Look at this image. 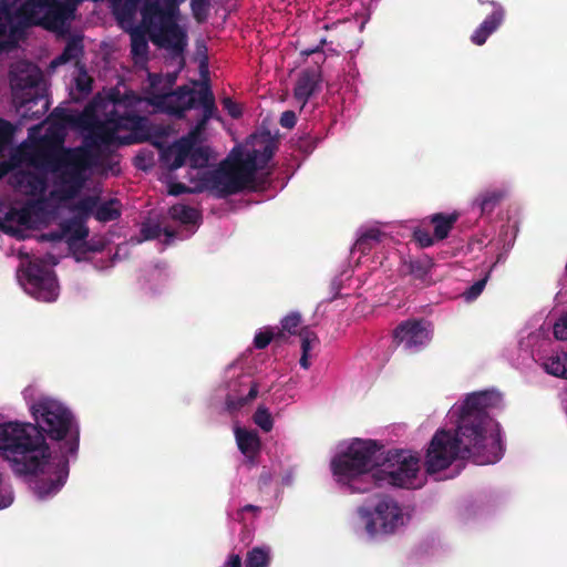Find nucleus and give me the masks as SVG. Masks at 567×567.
<instances>
[{
    "label": "nucleus",
    "mask_w": 567,
    "mask_h": 567,
    "mask_svg": "<svg viewBox=\"0 0 567 567\" xmlns=\"http://www.w3.org/2000/svg\"><path fill=\"white\" fill-rule=\"evenodd\" d=\"M517 229L514 226L511 225H503L499 229L497 238L489 240L487 244L484 239H477L471 244L472 249L475 248L481 249L482 247L489 246L491 249L496 254L495 260L491 264L488 271L485 274V276L477 281H475L473 285H471L463 293L462 298L466 302H472L477 299V297L483 292L487 280L489 278V274L492 269L498 265L503 264L509 251L512 250L515 239H516Z\"/></svg>",
    "instance_id": "obj_15"
},
{
    "label": "nucleus",
    "mask_w": 567,
    "mask_h": 567,
    "mask_svg": "<svg viewBox=\"0 0 567 567\" xmlns=\"http://www.w3.org/2000/svg\"><path fill=\"white\" fill-rule=\"evenodd\" d=\"M553 333L557 340H567V310L553 326Z\"/></svg>",
    "instance_id": "obj_41"
},
{
    "label": "nucleus",
    "mask_w": 567,
    "mask_h": 567,
    "mask_svg": "<svg viewBox=\"0 0 567 567\" xmlns=\"http://www.w3.org/2000/svg\"><path fill=\"white\" fill-rule=\"evenodd\" d=\"M281 484L285 486H289L292 484V473L291 472H288L282 476Z\"/></svg>",
    "instance_id": "obj_52"
},
{
    "label": "nucleus",
    "mask_w": 567,
    "mask_h": 567,
    "mask_svg": "<svg viewBox=\"0 0 567 567\" xmlns=\"http://www.w3.org/2000/svg\"><path fill=\"white\" fill-rule=\"evenodd\" d=\"M148 80H150V84L153 89H155L159 82H161V76L157 75V74H153V73H150L148 74Z\"/></svg>",
    "instance_id": "obj_50"
},
{
    "label": "nucleus",
    "mask_w": 567,
    "mask_h": 567,
    "mask_svg": "<svg viewBox=\"0 0 567 567\" xmlns=\"http://www.w3.org/2000/svg\"><path fill=\"white\" fill-rule=\"evenodd\" d=\"M1 9H2L3 11H6V12H8V11H9V4H8L4 0H3V1H1Z\"/></svg>",
    "instance_id": "obj_55"
},
{
    "label": "nucleus",
    "mask_w": 567,
    "mask_h": 567,
    "mask_svg": "<svg viewBox=\"0 0 567 567\" xmlns=\"http://www.w3.org/2000/svg\"><path fill=\"white\" fill-rule=\"evenodd\" d=\"M297 384H298L297 379H296V378H293V377H291V378L287 381L286 386H287V389H293V388H296V386H297Z\"/></svg>",
    "instance_id": "obj_54"
},
{
    "label": "nucleus",
    "mask_w": 567,
    "mask_h": 567,
    "mask_svg": "<svg viewBox=\"0 0 567 567\" xmlns=\"http://www.w3.org/2000/svg\"><path fill=\"white\" fill-rule=\"evenodd\" d=\"M167 279L168 275L165 267L156 265L142 270L138 284L146 295H156L164 289Z\"/></svg>",
    "instance_id": "obj_26"
},
{
    "label": "nucleus",
    "mask_w": 567,
    "mask_h": 567,
    "mask_svg": "<svg viewBox=\"0 0 567 567\" xmlns=\"http://www.w3.org/2000/svg\"><path fill=\"white\" fill-rule=\"evenodd\" d=\"M274 478V474L270 470H267L264 467L262 472L260 473L258 485L262 489L264 487H267Z\"/></svg>",
    "instance_id": "obj_47"
},
{
    "label": "nucleus",
    "mask_w": 567,
    "mask_h": 567,
    "mask_svg": "<svg viewBox=\"0 0 567 567\" xmlns=\"http://www.w3.org/2000/svg\"><path fill=\"white\" fill-rule=\"evenodd\" d=\"M144 100L134 92H127L120 99H113L105 105L104 118L81 116L80 121L86 131L83 146L62 148V158L56 176L63 186L65 197L73 198L83 188L96 158L90 148H107L110 146L130 145L134 138L121 136L123 130L144 127L146 117L138 114Z\"/></svg>",
    "instance_id": "obj_4"
},
{
    "label": "nucleus",
    "mask_w": 567,
    "mask_h": 567,
    "mask_svg": "<svg viewBox=\"0 0 567 567\" xmlns=\"http://www.w3.org/2000/svg\"><path fill=\"white\" fill-rule=\"evenodd\" d=\"M190 7L196 19H200L206 12L207 2L206 0H192Z\"/></svg>",
    "instance_id": "obj_45"
},
{
    "label": "nucleus",
    "mask_w": 567,
    "mask_h": 567,
    "mask_svg": "<svg viewBox=\"0 0 567 567\" xmlns=\"http://www.w3.org/2000/svg\"><path fill=\"white\" fill-rule=\"evenodd\" d=\"M296 400V395L292 393V394H289L288 395V402H286L287 404H289L290 402H293Z\"/></svg>",
    "instance_id": "obj_56"
},
{
    "label": "nucleus",
    "mask_w": 567,
    "mask_h": 567,
    "mask_svg": "<svg viewBox=\"0 0 567 567\" xmlns=\"http://www.w3.org/2000/svg\"><path fill=\"white\" fill-rule=\"evenodd\" d=\"M477 514V507L473 504L464 506L460 512V518L463 523L470 522Z\"/></svg>",
    "instance_id": "obj_46"
},
{
    "label": "nucleus",
    "mask_w": 567,
    "mask_h": 567,
    "mask_svg": "<svg viewBox=\"0 0 567 567\" xmlns=\"http://www.w3.org/2000/svg\"><path fill=\"white\" fill-rule=\"evenodd\" d=\"M64 205H58L43 195L29 200L21 208L9 207L0 199V226L4 227L7 223H16L24 228L38 229L42 226L54 223Z\"/></svg>",
    "instance_id": "obj_11"
},
{
    "label": "nucleus",
    "mask_w": 567,
    "mask_h": 567,
    "mask_svg": "<svg viewBox=\"0 0 567 567\" xmlns=\"http://www.w3.org/2000/svg\"><path fill=\"white\" fill-rule=\"evenodd\" d=\"M10 185L27 196H41L48 189V176L43 173L21 169H11L9 173Z\"/></svg>",
    "instance_id": "obj_18"
},
{
    "label": "nucleus",
    "mask_w": 567,
    "mask_h": 567,
    "mask_svg": "<svg viewBox=\"0 0 567 567\" xmlns=\"http://www.w3.org/2000/svg\"><path fill=\"white\" fill-rule=\"evenodd\" d=\"M27 142H23L20 147L12 151L7 161L0 162V179L7 175L11 169L18 168L27 164L35 169L38 173H52L56 175L59 164L62 158V150L54 148H37L25 150Z\"/></svg>",
    "instance_id": "obj_13"
},
{
    "label": "nucleus",
    "mask_w": 567,
    "mask_h": 567,
    "mask_svg": "<svg viewBox=\"0 0 567 567\" xmlns=\"http://www.w3.org/2000/svg\"><path fill=\"white\" fill-rule=\"evenodd\" d=\"M13 126L10 122L0 118V148H2L12 137Z\"/></svg>",
    "instance_id": "obj_42"
},
{
    "label": "nucleus",
    "mask_w": 567,
    "mask_h": 567,
    "mask_svg": "<svg viewBox=\"0 0 567 567\" xmlns=\"http://www.w3.org/2000/svg\"><path fill=\"white\" fill-rule=\"evenodd\" d=\"M220 567H243L241 558L238 554H231Z\"/></svg>",
    "instance_id": "obj_48"
},
{
    "label": "nucleus",
    "mask_w": 567,
    "mask_h": 567,
    "mask_svg": "<svg viewBox=\"0 0 567 567\" xmlns=\"http://www.w3.org/2000/svg\"><path fill=\"white\" fill-rule=\"evenodd\" d=\"M83 54V39L80 35H73L68 41L62 53L56 56L52 64L61 65L73 60H78Z\"/></svg>",
    "instance_id": "obj_31"
},
{
    "label": "nucleus",
    "mask_w": 567,
    "mask_h": 567,
    "mask_svg": "<svg viewBox=\"0 0 567 567\" xmlns=\"http://www.w3.org/2000/svg\"><path fill=\"white\" fill-rule=\"evenodd\" d=\"M20 257L25 259L18 270V279L24 291L39 301H55L60 287L51 268L59 264V259L50 252L42 258L31 259L28 254L21 251Z\"/></svg>",
    "instance_id": "obj_9"
},
{
    "label": "nucleus",
    "mask_w": 567,
    "mask_h": 567,
    "mask_svg": "<svg viewBox=\"0 0 567 567\" xmlns=\"http://www.w3.org/2000/svg\"><path fill=\"white\" fill-rule=\"evenodd\" d=\"M413 239L422 248L431 247L436 241L434 235H431L429 230L420 227L414 229Z\"/></svg>",
    "instance_id": "obj_40"
},
{
    "label": "nucleus",
    "mask_w": 567,
    "mask_h": 567,
    "mask_svg": "<svg viewBox=\"0 0 567 567\" xmlns=\"http://www.w3.org/2000/svg\"><path fill=\"white\" fill-rule=\"evenodd\" d=\"M319 74L315 70H306L300 73L293 89V97L302 110L309 99L319 87Z\"/></svg>",
    "instance_id": "obj_27"
},
{
    "label": "nucleus",
    "mask_w": 567,
    "mask_h": 567,
    "mask_svg": "<svg viewBox=\"0 0 567 567\" xmlns=\"http://www.w3.org/2000/svg\"><path fill=\"white\" fill-rule=\"evenodd\" d=\"M316 50L307 51V54L315 53Z\"/></svg>",
    "instance_id": "obj_61"
},
{
    "label": "nucleus",
    "mask_w": 567,
    "mask_h": 567,
    "mask_svg": "<svg viewBox=\"0 0 567 567\" xmlns=\"http://www.w3.org/2000/svg\"><path fill=\"white\" fill-rule=\"evenodd\" d=\"M169 216L185 227L183 230L175 231L176 239L190 237L196 231L200 219L198 210L185 204L172 206Z\"/></svg>",
    "instance_id": "obj_24"
},
{
    "label": "nucleus",
    "mask_w": 567,
    "mask_h": 567,
    "mask_svg": "<svg viewBox=\"0 0 567 567\" xmlns=\"http://www.w3.org/2000/svg\"><path fill=\"white\" fill-rule=\"evenodd\" d=\"M141 234L145 240L161 239L164 236L165 244L175 240V231L162 228L157 223L146 221L141 227Z\"/></svg>",
    "instance_id": "obj_34"
},
{
    "label": "nucleus",
    "mask_w": 567,
    "mask_h": 567,
    "mask_svg": "<svg viewBox=\"0 0 567 567\" xmlns=\"http://www.w3.org/2000/svg\"><path fill=\"white\" fill-rule=\"evenodd\" d=\"M12 47V42L7 39H0V53L9 50Z\"/></svg>",
    "instance_id": "obj_51"
},
{
    "label": "nucleus",
    "mask_w": 567,
    "mask_h": 567,
    "mask_svg": "<svg viewBox=\"0 0 567 567\" xmlns=\"http://www.w3.org/2000/svg\"><path fill=\"white\" fill-rule=\"evenodd\" d=\"M279 123L285 128H292L297 123V115L293 111H285L279 120Z\"/></svg>",
    "instance_id": "obj_43"
},
{
    "label": "nucleus",
    "mask_w": 567,
    "mask_h": 567,
    "mask_svg": "<svg viewBox=\"0 0 567 567\" xmlns=\"http://www.w3.org/2000/svg\"><path fill=\"white\" fill-rule=\"evenodd\" d=\"M386 234L378 226H362L357 231V238L350 250V259L357 265L363 264L362 258L375 249Z\"/></svg>",
    "instance_id": "obj_20"
},
{
    "label": "nucleus",
    "mask_w": 567,
    "mask_h": 567,
    "mask_svg": "<svg viewBox=\"0 0 567 567\" xmlns=\"http://www.w3.org/2000/svg\"><path fill=\"white\" fill-rule=\"evenodd\" d=\"M467 460L452 434V430L439 429L431 439L424 461V467L429 475H435L436 480L450 478L454 475H442L456 461Z\"/></svg>",
    "instance_id": "obj_12"
},
{
    "label": "nucleus",
    "mask_w": 567,
    "mask_h": 567,
    "mask_svg": "<svg viewBox=\"0 0 567 567\" xmlns=\"http://www.w3.org/2000/svg\"><path fill=\"white\" fill-rule=\"evenodd\" d=\"M141 0H113L112 11L118 21L124 27L125 24H132L134 17L137 11V4Z\"/></svg>",
    "instance_id": "obj_30"
},
{
    "label": "nucleus",
    "mask_w": 567,
    "mask_h": 567,
    "mask_svg": "<svg viewBox=\"0 0 567 567\" xmlns=\"http://www.w3.org/2000/svg\"><path fill=\"white\" fill-rule=\"evenodd\" d=\"M271 374H272V377H274L275 379H277L278 374H277V372H276L275 370H272V371H271Z\"/></svg>",
    "instance_id": "obj_59"
},
{
    "label": "nucleus",
    "mask_w": 567,
    "mask_h": 567,
    "mask_svg": "<svg viewBox=\"0 0 567 567\" xmlns=\"http://www.w3.org/2000/svg\"><path fill=\"white\" fill-rule=\"evenodd\" d=\"M237 446L247 462L255 464L256 457L260 453V439L256 431L235 426L234 429Z\"/></svg>",
    "instance_id": "obj_25"
},
{
    "label": "nucleus",
    "mask_w": 567,
    "mask_h": 567,
    "mask_svg": "<svg viewBox=\"0 0 567 567\" xmlns=\"http://www.w3.org/2000/svg\"><path fill=\"white\" fill-rule=\"evenodd\" d=\"M502 408L503 394L492 388L465 394L447 412L453 436L474 464H496L505 454L501 424L491 416L493 410Z\"/></svg>",
    "instance_id": "obj_5"
},
{
    "label": "nucleus",
    "mask_w": 567,
    "mask_h": 567,
    "mask_svg": "<svg viewBox=\"0 0 567 567\" xmlns=\"http://www.w3.org/2000/svg\"><path fill=\"white\" fill-rule=\"evenodd\" d=\"M301 324V315L298 311H291L286 315L280 320V329L282 332H287L289 334H298L300 331L299 327Z\"/></svg>",
    "instance_id": "obj_38"
},
{
    "label": "nucleus",
    "mask_w": 567,
    "mask_h": 567,
    "mask_svg": "<svg viewBox=\"0 0 567 567\" xmlns=\"http://www.w3.org/2000/svg\"><path fill=\"white\" fill-rule=\"evenodd\" d=\"M62 215L54 221L58 225L55 230L43 233L39 236L41 241H65L73 246L89 236L86 215L79 209V200L72 205H64Z\"/></svg>",
    "instance_id": "obj_14"
},
{
    "label": "nucleus",
    "mask_w": 567,
    "mask_h": 567,
    "mask_svg": "<svg viewBox=\"0 0 567 567\" xmlns=\"http://www.w3.org/2000/svg\"><path fill=\"white\" fill-rule=\"evenodd\" d=\"M410 522L406 509L394 497L375 495L357 507L355 533L368 542H382L402 530Z\"/></svg>",
    "instance_id": "obj_6"
},
{
    "label": "nucleus",
    "mask_w": 567,
    "mask_h": 567,
    "mask_svg": "<svg viewBox=\"0 0 567 567\" xmlns=\"http://www.w3.org/2000/svg\"><path fill=\"white\" fill-rule=\"evenodd\" d=\"M550 327L524 328L518 333L517 354L509 358L515 368H528L538 363L544 371L556 378L567 379V351H555L549 337Z\"/></svg>",
    "instance_id": "obj_7"
},
{
    "label": "nucleus",
    "mask_w": 567,
    "mask_h": 567,
    "mask_svg": "<svg viewBox=\"0 0 567 567\" xmlns=\"http://www.w3.org/2000/svg\"><path fill=\"white\" fill-rule=\"evenodd\" d=\"M34 130H35V127H31V128L29 130V137H31V135H32V133H33V131H34Z\"/></svg>",
    "instance_id": "obj_58"
},
{
    "label": "nucleus",
    "mask_w": 567,
    "mask_h": 567,
    "mask_svg": "<svg viewBox=\"0 0 567 567\" xmlns=\"http://www.w3.org/2000/svg\"><path fill=\"white\" fill-rule=\"evenodd\" d=\"M507 195L508 188L505 185H489L473 197L471 208L478 212L481 217L489 218Z\"/></svg>",
    "instance_id": "obj_21"
},
{
    "label": "nucleus",
    "mask_w": 567,
    "mask_h": 567,
    "mask_svg": "<svg viewBox=\"0 0 567 567\" xmlns=\"http://www.w3.org/2000/svg\"><path fill=\"white\" fill-rule=\"evenodd\" d=\"M432 324L423 319H409L401 322L393 331V341L396 347L408 353L423 350L431 341Z\"/></svg>",
    "instance_id": "obj_16"
},
{
    "label": "nucleus",
    "mask_w": 567,
    "mask_h": 567,
    "mask_svg": "<svg viewBox=\"0 0 567 567\" xmlns=\"http://www.w3.org/2000/svg\"><path fill=\"white\" fill-rule=\"evenodd\" d=\"M243 512H252L254 514H257L260 512V507L256 505H246L241 508Z\"/></svg>",
    "instance_id": "obj_53"
},
{
    "label": "nucleus",
    "mask_w": 567,
    "mask_h": 567,
    "mask_svg": "<svg viewBox=\"0 0 567 567\" xmlns=\"http://www.w3.org/2000/svg\"><path fill=\"white\" fill-rule=\"evenodd\" d=\"M9 30V18L0 16V39H4Z\"/></svg>",
    "instance_id": "obj_49"
},
{
    "label": "nucleus",
    "mask_w": 567,
    "mask_h": 567,
    "mask_svg": "<svg viewBox=\"0 0 567 567\" xmlns=\"http://www.w3.org/2000/svg\"><path fill=\"white\" fill-rule=\"evenodd\" d=\"M277 334H279V328L277 327L261 328L256 331L252 344L256 349H265Z\"/></svg>",
    "instance_id": "obj_37"
},
{
    "label": "nucleus",
    "mask_w": 567,
    "mask_h": 567,
    "mask_svg": "<svg viewBox=\"0 0 567 567\" xmlns=\"http://www.w3.org/2000/svg\"><path fill=\"white\" fill-rule=\"evenodd\" d=\"M271 389L272 382L268 383L259 375L246 373L241 362L236 361L225 369L218 391L224 393L226 410L235 413L254 401L259 391L268 392Z\"/></svg>",
    "instance_id": "obj_10"
},
{
    "label": "nucleus",
    "mask_w": 567,
    "mask_h": 567,
    "mask_svg": "<svg viewBox=\"0 0 567 567\" xmlns=\"http://www.w3.org/2000/svg\"><path fill=\"white\" fill-rule=\"evenodd\" d=\"M458 217L460 215L456 212L450 214L436 213L431 215L429 219L434 227V238L436 240H443L447 238Z\"/></svg>",
    "instance_id": "obj_29"
},
{
    "label": "nucleus",
    "mask_w": 567,
    "mask_h": 567,
    "mask_svg": "<svg viewBox=\"0 0 567 567\" xmlns=\"http://www.w3.org/2000/svg\"><path fill=\"white\" fill-rule=\"evenodd\" d=\"M146 101L165 114L183 118L186 111L196 107V91L184 85L173 92L152 94Z\"/></svg>",
    "instance_id": "obj_17"
},
{
    "label": "nucleus",
    "mask_w": 567,
    "mask_h": 567,
    "mask_svg": "<svg viewBox=\"0 0 567 567\" xmlns=\"http://www.w3.org/2000/svg\"><path fill=\"white\" fill-rule=\"evenodd\" d=\"M148 50V43L145 34L137 28L131 32V53L134 58H145Z\"/></svg>",
    "instance_id": "obj_35"
},
{
    "label": "nucleus",
    "mask_w": 567,
    "mask_h": 567,
    "mask_svg": "<svg viewBox=\"0 0 567 567\" xmlns=\"http://www.w3.org/2000/svg\"><path fill=\"white\" fill-rule=\"evenodd\" d=\"M381 444L374 440L353 439L336 447L330 471L338 487L348 494H363L373 487L421 488L426 471L417 452L393 449L380 460Z\"/></svg>",
    "instance_id": "obj_3"
},
{
    "label": "nucleus",
    "mask_w": 567,
    "mask_h": 567,
    "mask_svg": "<svg viewBox=\"0 0 567 567\" xmlns=\"http://www.w3.org/2000/svg\"><path fill=\"white\" fill-rule=\"evenodd\" d=\"M275 400L280 401V402L284 401L282 399H279L276 394H275Z\"/></svg>",
    "instance_id": "obj_60"
},
{
    "label": "nucleus",
    "mask_w": 567,
    "mask_h": 567,
    "mask_svg": "<svg viewBox=\"0 0 567 567\" xmlns=\"http://www.w3.org/2000/svg\"><path fill=\"white\" fill-rule=\"evenodd\" d=\"M298 336L300 338L301 348V357L299 359V364L302 369L308 370L311 365V351L318 344L319 339L316 332L310 327L300 328Z\"/></svg>",
    "instance_id": "obj_28"
},
{
    "label": "nucleus",
    "mask_w": 567,
    "mask_h": 567,
    "mask_svg": "<svg viewBox=\"0 0 567 567\" xmlns=\"http://www.w3.org/2000/svg\"><path fill=\"white\" fill-rule=\"evenodd\" d=\"M482 4H488L491 13L474 29L471 34V42L474 45L482 47L504 23L506 11L502 3L494 0H480Z\"/></svg>",
    "instance_id": "obj_19"
},
{
    "label": "nucleus",
    "mask_w": 567,
    "mask_h": 567,
    "mask_svg": "<svg viewBox=\"0 0 567 567\" xmlns=\"http://www.w3.org/2000/svg\"><path fill=\"white\" fill-rule=\"evenodd\" d=\"M403 267L415 286L429 287L436 281V265L427 255L411 257L404 261Z\"/></svg>",
    "instance_id": "obj_23"
},
{
    "label": "nucleus",
    "mask_w": 567,
    "mask_h": 567,
    "mask_svg": "<svg viewBox=\"0 0 567 567\" xmlns=\"http://www.w3.org/2000/svg\"><path fill=\"white\" fill-rule=\"evenodd\" d=\"M33 420L0 423V455L20 476L47 475L32 485L37 499L48 501L65 485L80 450V422L62 400L28 385L21 392Z\"/></svg>",
    "instance_id": "obj_1"
},
{
    "label": "nucleus",
    "mask_w": 567,
    "mask_h": 567,
    "mask_svg": "<svg viewBox=\"0 0 567 567\" xmlns=\"http://www.w3.org/2000/svg\"><path fill=\"white\" fill-rule=\"evenodd\" d=\"M14 501V493L12 486L4 482L0 473V511L8 508Z\"/></svg>",
    "instance_id": "obj_39"
},
{
    "label": "nucleus",
    "mask_w": 567,
    "mask_h": 567,
    "mask_svg": "<svg viewBox=\"0 0 567 567\" xmlns=\"http://www.w3.org/2000/svg\"><path fill=\"white\" fill-rule=\"evenodd\" d=\"M207 123L202 116L187 135L161 151V162L169 174L189 164L186 182L168 177V193L173 196L204 190L218 198L237 194L254 184L256 173L265 168L275 154L276 141L269 134L251 135L244 145L235 146L217 167L209 168L210 150L199 144L200 132Z\"/></svg>",
    "instance_id": "obj_2"
},
{
    "label": "nucleus",
    "mask_w": 567,
    "mask_h": 567,
    "mask_svg": "<svg viewBox=\"0 0 567 567\" xmlns=\"http://www.w3.org/2000/svg\"><path fill=\"white\" fill-rule=\"evenodd\" d=\"M315 147H316V145H315V144H312V145H310V146H307V147L305 148V151H306V152H308V153H310V152H312V150H313Z\"/></svg>",
    "instance_id": "obj_57"
},
{
    "label": "nucleus",
    "mask_w": 567,
    "mask_h": 567,
    "mask_svg": "<svg viewBox=\"0 0 567 567\" xmlns=\"http://www.w3.org/2000/svg\"><path fill=\"white\" fill-rule=\"evenodd\" d=\"M10 85L22 117L39 120L49 111L43 74L34 63L16 62L10 69Z\"/></svg>",
    "instance_id": "obj_8"
},
{
    "label": "nucleus",
    "mask_w": 567,
    "mask_h": 567,
    "mask_svg": "<svg viewBox=\"0 0 567 567\" xmlns=\"http://www.w3.org/2000/svg\"><path fill=\"white\" fill-rule=\"evenodd\" d=\"M200 105L203 110V122H208L215 116L216 105L213 92L208 86L202 87L196 91V107Z\"/></svg>",
    "instance_id": "obj_33"
},
{
    "label": "nucleus",
    "mask_w": 567,
    "mask_h": 567,
    "mask_svg": "<svg viewBox=\"0 0 567 567\" xmlns=\"http://www.w3.org/2000/svg\"><path fill=\"white\" fill-rule=\"evenodd\" d=\"M271 548L268 545L255 546L247 551L246 567H269Z\"/></svg>",
    "instance_id": "obj_32"
},
{
    "label": "nucleus",
    "mask_w": 567,
    "mask_h": 567,
    "mask_svg": "<svg viewBox=\"0 0 567 567\" xmlns=\"http://www.w3.org/2000/svg\"><path fill=\"white\" fill-rule=\"evenodd\" d=\"M223 106L228 112V114L234 118L239 117L241 114L239 105L236 102H234L230 97H225L223 100Z\"/></svg>",
    "instance_id": "obj_44"
},
{
    "label": "nucleus",
    "mask_w": 567,
    "mask_h": 567,
    "mask_svg": "<svg viewBox=\"0 0 567 567\" xmlns=\"http://www.w3.org/2000/svg\"><path fill=\"white\" fill-rule=\"evenodd\" d=\"M79 209L86 215L87 219L94 216L101 223L113 221L121 216L117 199L102 202L99 197L85 196L79 199Z\"/></svg>",
    "instance_id": "obj_22"
},
{
    "label": "nucleus",
    "mask_w": 567,
    "mask_h": 567,
    "mask_svg": "<svg viewBox=\"0 0 567 567\" xmlns=\"http://www.w3.org/2000/svg\"><path fill=\"white\" fill-rule=\"evenodd\" d=\"M252 420L255 424L262 430L265 433H268L274 427V417L268 408L265 405H259L252 415Z\"/></svg>",
    "instance_id": "obj_36"
}]
</instances>
